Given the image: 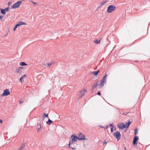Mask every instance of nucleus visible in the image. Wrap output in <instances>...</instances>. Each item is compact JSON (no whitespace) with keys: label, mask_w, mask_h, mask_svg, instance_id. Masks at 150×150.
Masks as SVG:
<instances>
[{"label":"nucleus","mask_w":150,"mask_h":150,"mask_svg":"<svg viewBox=\"0 0 150 150\" xmlns=\"http://www.w3.org/2000/svg\"><path fill=\"white\" fill-rule=\"evenodd\" d=\"M99 72V70H97L96 71H94L92 72V73L94 74L95 76H96L98 75V74Z\"/></svg>","instance_id":"nucleus-14"},{"label":"nucleus","mask_w":150,"mask_h":150,"mask_svg":"<svg viewBox=\"0 0 150 150\" xmlns=\"http://www.w3.org/2000/svg\"><path fill=\"white\" fill-rule=\"evenodd\" d=\"M128 113H125V112H124V113H123L122 114V115H127V114Z\"/></svg>","instance_id":"nucleus-31"},{"label":"nucleus","mask_w":150,"mask_h":150,"mask_svg":"<svg viewBox=\"0 0 150 150\" xmlns=\"http://www.w3.org/2000/svg\"><path fill=\"white\" fill-rule=\"evenodd\" d=\"M1 13H2L3 15H4L6 14V12L4 9H1Z\"/></svg>","instance_id":"nucleus-20"},{"label":"nucleus","mask_w":150,"mask_h":150,"mask_svg":"<svg viewBox=\"0 0 150 150\" xmlns=\"http://www.w3.org/2000/svg\"><path fill=\"white\" fill-rule=\"evenodd\" d=\"M111 132H112L113 131V129L112 127L111 128Z\"/></svg>","instance_id":"nucleus-33"},{"label":"nucleus","mask_w":150,"mask_h":150,"mask_svg":"<svg viewBox=\"0 0 150 150\" xmlns=\"http://www.w3.org/2000/svg\"><path fill=\"white\" fill-rule=\"evenodd\" d=\"M18 24L19 25V26H20L22 25H25L26 24V23H25L23 22L20 21Z\"/></svg>","instance_id":"nucleus-18"},{"label":"nucleus","mask_w":150,"mask_h":150,"mask_svg":"<svg viewBox=\"0 0 150 150\" xmlns=\"http://www.w3.org/2000/svg\"><path fill=\"white\" fill-rule=\"evenodd\" d=\"M108 126H107L106 127V129L108 128Z\"/></svg>","instance_id":"nucleus-44"},{"label":"nucleus","mask_w":150,"mask_h":150,"mask_svg":"<svg viewBox=\"0 0 150 150\" xmlns=\"http://www.w3.org/2000/svg\"><path fill=\"white\" fill-rule=\"evenodd\" d=\"M26 75L24 74L23 76L22 77H23H23H26Z\"/></svg>","instance_id":"nucleus-34"},{"label":"nucleus","mask_w":150,"mask_h":150,"mask_svg":"<svg viewBox=\"0 0 150 150\" xmlns=\"http://www.w3.org/2000/svg\"><path fill=\"white\" fill-rule=\"evenodd\" d=\"M131 123V122L129 121H128L127 123H126L125 125V128H127L129 127Z\"/></svg>","instance_id":"nucleus-13"},{"label":"nucleus","mask_w":150,"mask_h":150,"mask_svg":"<svg viewBox=\"0 0 150 150\" xmlns=\"http://www.w3.org/2000/svg\"><path fill=\"white\" fill-rule=\"evenodd\" d=\"M139 138L138 137H135L133 140V144L134 145H137V141L138 139Z\"/></svg>","instance_id":"nucleus-10"},{"label":"nucleus","mask_w":150,"mask_h":150,"mask_svg":"<svg viewBox=\"0 0 150 150\" xmlns=\"http://www.w3.org/2000/svg\"><path fill=\"white\" fill-rule=\"evenodd\" d=\"M22 102H23L22 101H21V100L19 101V103L20 104H21L22 103Z\"/></svg>","instance_id":"nucleus-37"},{"label":"nucleus","mask_w":150,"mask_h":150,"mask_svg":"<svg viewBox=\"0 0 150 150\" xmlns=\"http://www.w3.org/2000/svg\"><path fill=\"white\" fill-rule=\"evenodd\" d=\"M71 144V142L70 141V142H69V144H68V145H69V148H70V144Z\"/></svg>","instance_id":"nucleus-29"},{"label":"nucleus","mask_w":150,"mask_h":150,"mask_svg":"<svg viewBox=\"0 0 150 150\" xmlns=\"http://www.w3.org/2000/svg\"><path fill=\"white\" fill-rule=\"evenodd\" d=\"M99 81H97L95 82L92 85V91H93V90L96 87L97 88H99V86L98 87H97V86L98 85V83Z\"/></svg>","instance_id":"nucleus-9"},{"label":"nucleus","mask_w":150,"mask_h":150,"mask_svg":"<svg viewBox=\"0 0 150 150\" xmlns=\"http://www.w3.org/2000/svg\"><path fill=\"white\" fill-rule=\"evenodd\" d=\"M32 3L33 4H36V2H33Z\"/></svg>","instance_id":"nucleus-42"},{"label":"nucleus","mask_w":150,"mask_h":150,"mask_svg":"<svg viewBox=\"0 0 150 150\" xmlns=\"http://www.w3.org/2000/svg\"><path fill=\"white\" fill-rule=\"evenodd\" d=\"M107 142H105V141H104V143H105V144H107Z\"/></svg>","instance_id":"nucleus-43"},{"label":"nucleus","mask_w":150,"mask_h":150,"mask_svg":"<svg viewBox=\"0 0 150 150\" xmlns=\"http://www.w3.org/2000/svg\"><path fill=\"white\" fill-rule=\"evenodd\" d=\"M116 7L113 5L109 6L107 8V12L108 13H110L114 11L115 10Z\"/></svg>","instance_id":"nucleus-2"},{"label":"nucleus","mask_w":150,"mask_h":150,"mask_svg":"<svg viewBox=\"0 0 150 150\" xmlns=\"http://www.w3.org/2000/svg\"><path fill=\"white\" fill-rule=\"evenodd\" d=\"M47 64H48V63H46V64H44V65L45 66H47Z\"/></svg>","instance_id":"nucleus-36"},{"label":"nucleus","mask_w":150,"mask_h":150,"mask_svg":"<svg viewBox=\"0 0 150 150\" xmlns=\"http://www.w3.org/2000/svg\"><path fill=\"white\" fill-rule=\"evenodd\" d=\"M18 26H19V25H18V24H17L13 28V30L14 31L16 30V28Z\"/></svg>","instance_id":"nucleus-22"},{"label":"nucleus","mask_w":150,"mask_h":150,"mask_svg":"<svg viewBox=\"0 0 150 150\" xmlns=\"http://www.w3.org/2000/svg\"><path fill=\"white\" fill-rule=\"evenodd\" d=\"M87 92V91L86 90L84 89V90H83L81 91V96L79 97H81L83 96H84L85 95V93H86Z\"/></svg>","instance_id":"nucleus-11"},{"label":"nucleus","mask_w":150,"mask_h":150,"mask_svg":"<svg viewBox=\"0 0 150 150\" xmlns=\"http://www.w3.org/2000/svg\"><path fill=\"white\" fill-rule=\"evenodd\" d=\"M22 3V1H18L15 3L13 5L11 6V8H19L20 5Z\"/></svg>","instance_id":"nucleus-3"},{"label":"nucleus","mask_w":150,"mask_h":150,"mask_svg":"<svg viewBox=\"0 0 150 150\" xmlns=\"http://www.w3.org/2000/svg\"><path fill=\"white\" fill-rule=\"evenodd\" d=\"M3 18L2 16H0V19H2Z\"/></svg>","instance_id":"nucleus-35"},{"label":"nucleus","mask_w":150,"mask_h":150,"mask_svg":"<svg viewBox=\"0 0 150 150\" xmlns=\"http://www.w3.org/2000/svg\"><path fill=\"white\" fill-rule=\"evenodd\" d=\"M101 40V39H100L99 40H98L97 39H95L93 42L96 44H98L100 43Z\"/></svg>","instance_id":"nucleus-12"},{"label":"nucleus","mask_w":150,"mask_h":150,"mask_svg":"<svg viewBox=\"0 0 150 150\" xmlns=\"http://www.w3.org/2000/svg\"><path fill=\"white\" fill-rule=\"evenodd\" d=\"M9 9H9V8L8 7H7V8H5V9H4V10H5V11H8L9 10Z\"/></svg>","instance_id":"nucleus-24"},{"label":"nucleus","mask_w":150,"mask_h":150,"mask_svg":"<svg viewBox=\"0 0 150 150\" xmlns=\"http://www.w3.org/2000/svg\"><path fill=\"white\" fill-rule=\"evenodd\" d=\"M97 94L98 95L100 96L101 95V93L100 91H99L97 93Z\"/></svg>","instance_id":"nucleus-30"},{"label":"nucleus","mask_w":150,"mask_h":150,"mask_svg":"<svg viewBox=\"0 0 150 150\" xmlns=\"http://www.w3.org/2000/svg\"><path fill=\"white\" fill-rule=\"evenodd\" d=\"M113 135L117 139L118 141L120 139V134L119 132L117 131L116 132L114 133H113Z\"/></svg>","instance_id":"nucleus-5"},{"label":"nucleus","mask_w":150,"mask_h":150,"mask_svg":"<svg viewBox=\"0 0 150 150\" xmlns=\"http://www.w3.org/2000/svg\"><path fill=\"white\" fill-rule=\"evenodd\" d=\"M72 149L73 150H74L75 149V148H72Z\"/></svg>","instance_id":"nucleus-41"},{"label":"nucleus","mask_w":150,"mask_h":150,"mask_svg":"<svg viewBox=\"0 0 150 150\" xmlns=\"http://www.w3.org/2000/svg\"><path fill=\"white\" fill-rule=\"evenodd\" d=\"M109 126H112V127H113V126L112 125V124H110L109 125Z\"/></svg>","instance_id":"nucleus-38"},{"label":"nucleus","mask_w":150,"mask_h":150,"mask_svg":"<svg viewBox=\"0 0 150 150\" xmlns=\"http://www.w3.org/2000/svg\"><path fill=\"white\" fill-rule=\"evenodd\" d=\"M2 120H1L0 119V123H2Z\"/></svg>","instance_id":"nucleus-39"},{"label":"nucleus","mask_w":150,"mask_h":150,"mask_svg":"<svg viewBox=\"0 0 150 150\" xmlns=\"http://www.w3.org/2000/svg\"><path fill=\"white\" fill-rule=\"evenodd\" d=\"M20 69H16V71L17 72L19 73V72Z\"/></svg>","instance_id":"nucleus-25"},{"label":"nucleus","mask_w":150,"mask_h":150,"mask_svg":"<svg viewBox=\"0 0 150 150\" xmlns=\"http://www.w3.org/2000/svg\"><path fill=\"white\" fill-rule=\"evenodd\" d=\"M108 75L107 74H106L104 76L102 80H101L99 86V88L103 87L104 84H105L106 82V78L107 77Z\"/></svg>","instance_id":"nucleus-1"},{"label":"nucleus","mask_w":150,"mask_h":150,"mask_svg":"<svg viewBox=\"0 0 150 150\" xmlns=\"http://www.w3.org/2000/svg\"><path fill=\"white\" fill-rule=\"evenodd\" d=\"M1 9L0 8V10H1Z\"/></svg>","instance_id":"nucleus-45"},{"label":"nucleus","mask_w":150,"mask_h":150,"mask_svg":"<svg viewBox=\"0 0 150 150\" xmlns=\"http://www.w3.org/2000/svg\"><path fill=\"white\" fill-rule=\"evenodd\" d=\"M10 93L9 89H6L4 91L3 93L2 94L1 96H7L9 95Z\"/></svg>","instance_id":"nucleus-4"},{"label":"nucleus","mask_w":150,"mask_h":150,"mask_svg":"<svg viewBox=\"0 0 150 150\" xmlns=\"http://www.w3.org/2000/svg\"><path fill=\"white\" fill-rule=\"evenodd\" d=\"M52 64V62L48 63L47 67H49L50 66H51Z\"/></svg>","instance_id":"nucleus-23"},{"label":"nucleus","mask_w":150,"mask_h":150,"mask_svg":"<svg viewBox=\"0 0 150 150\" xmlns=\"http://www.w3.org/2000/svg\"><path fill=\"white\" fill-rule=\"evenodd\" d=\"M41 126H40V127L38 129V130H37V132H39L41 131Z\"/></svg>","instance_id":"nucleus-26"},{"label":"nucleus","mask_w":150,"mask_h":150,"mask_svg":"<svg viewBox=\"0 0 150 150\" xmlns=\"http://www.w3.org/2000/svg\"><path fill=\"white\" fill-rule=\"evenodd\" d=\"M43 120L46 117H48V114H46L45 113H44L43 115Z\"/></svg>","instance_id":"nucleus-17"},{"label":"nucleus","mask_w":150,"mask_h":150,"mask_svg":"<svg viewBox=\"0 0 150 150\" xmlns=\"http://www.w3.org/2000/svg\"><path fill=\"white\" fill-rule=\"evenodd\" d=\"M23 79V77H21L20 79V81L21 82H22V79Z\"/></svg>","instance_id":"nucleus-32"},{"label":"nucleus","mask_w":150,"mask_h":150,"mask_svg":"<svg viewBox=\"0 0 150 150\" xmlns=\"http://www.w3.org/2000/svg\"><path fill=\"white\" fill-rule=\"evenodd\" d=\"M77 139L79 140H80V137L79 136L78 137H77Z\"/></svg>","instance_id":"nucleus-28"},{"label":"nucleus","mask_w":150,"mask_h":150,"mask_svg":"<svg viewBox=\"0 0 150 150\" xmlns=\"http://www.w3.org/2000/svg\"><path fill=\"white\" fill-rule=\"evenodd\" d=\"M78 135L79 136V137H80V140H87V139L86 138L85 135L84 134H82L81 133H79L78 134Z\"/></svg>","instance_id":"nucleus-7"},{"label":"nucleus","mask_w":150,"mask_h":150,"mask_svg":"<svg viewBox=\"0 0 150 150\" xmlns=\"http://www.w3.org/2000/svg\"><path fill=\"white\" fill-rule=\"evenodd\" d=\"M117 126L119 129H123L125 128V125L123 123H119Z\"/></svg>","instance_id":"nucleus-8"},{"label":"nucleus","mask_w":150,"mask_h":150,"mask_svg":"<svg viewBox=\"0 0 150 150\" xmlns=\"http://www.w3.org/2000/svg\"><path fill=\"white\" fill-rule=\"evenodd\" d=\"M20 65L21 66H26L27 65V64H26L25 62H20L19 63Z\"/></svg>","instance_id":"nucleus-16"},{"label":"nucleus","mask_w":150,"mask_h":150,"mask_svg":"<svg viewBox=\"0 0 150 150\" xmlns=\"http://www.w3.org/2000/svg\"><path fill=\"white\" fill-rule=\"evenodd\" d=\"M137 129H135V135H136L137 134Z\"/></svg>","instance_id":"nucleus-27"},{"label":"nucleus","mask_w":150,"mask_h":150,"mask_svg":"<svg viewBox=\"0 0 150 150\" xmlns=\"http://www.w3.org/2000/svg\"><path fill=\"white\" fill-rule=\"evenodd\" d=\"M25 146L24 144H22L20 147L19 148L18 150H22L23 148Z\"/></svg>","instance_id":"nucleus-19"},{"label":"nucleus","mask_w":150,"mask_h":150,"mask_svg":"<svg viewBox=\"0 0 150 150\" xmlns=\"http://www.w3.org/2000/svg\"><path fill=\"white\" fill-rule=\"evenodd\" d=\"M22 68H23L22 67H20L19 69H22Z\"/></svg>","instance_id":"nucleus-40"},{"label":"nucleus","mask_w":150,"mask_h":150,"mask_svg":"<svg viewBox=\"0 0 150 150\" xmlns=\"http://www.w3.org/2000/svg\"><path fill=\"white\" fill-rule=\"evenodd\" d=\"M71 144H73V142H75L77 141V137L75 135H72L71 136Z\"/></svg>","instance_id":"nucleus-6"},{"label":"nucleus","mask_w":150,"mask_h":150,"mask_svg":"<svg viewBox=\"0 0 150 150\" xmlns=\"http://www.w3.org/2000/svg\"><path fill=\"white\" fill-rule=\"evenodd\" d=\"M52 122V121L50 119H49L48 121L46 122V123L49 125H51V123Z\"/></svg>","instance_id":"nucleus-15"},{"label":"nucleus","mask_w":150,"mask_h":150,"mask_svg":"<svg viewBox=\"0 0 150 150\" xmlns=\"http://www.w3.org/2000/svg\"><path fill=\"white\" fill-rule=\"evenodd\" d=\"M107 1L102 2L100 4V6H103L105 3H106V2Z\"/></svg>","instance_id":"nucleus-21"}]
</instances>
